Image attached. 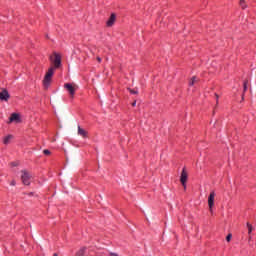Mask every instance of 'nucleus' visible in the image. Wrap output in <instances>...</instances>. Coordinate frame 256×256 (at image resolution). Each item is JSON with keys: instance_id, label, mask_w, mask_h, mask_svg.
Here are the masks:
<instances>
[{"instance_id": "19", "label": "nucleus", "mask_w": 256, "mask_h": 256, "mask_svg": "<svg viewBox=\"0 0 256 256\" xmlns=\"http://www.w3.org/2000/svg\"><path fill=\"white\" fill-rule=\"evenodd\" d=\"M215 97H216L217 103H219V95L215 94Z\"/></svg>"}, {"instance_id": "11", "label": "nucleus", "mask_w": 256, "mask_h": 256, "mask_svg": "<svg viewBox=\"0 0 256 256\" xmlns=\"http://www.w3.org/2000/svg\"><path fill=\"white\" fill-rule=\"evenodd\" d=\"M198 81L197 77H192V79L189 82L190 87H193L194 84H196Z\"/></svg>"}, {"instance_id": "16", "label": "nucleus", "mask_w": 256, "mask_h": 256, "mask_svg": "<svg viewBox=\"0 0 256 256\" xmlns=\"http://www.w3.org/2000/svg\"><path fill=\"white\" fill-rule=\"evenodd\" d=\"M43 153H44V155H51V151H49L47 149L43 150Z\"/></svg>"}, {"instance_id": "18", "label": "nucleus", "mask_w": 256, "mask_h": 256, "mask_svg": "<svg viewBox=\"0 0 256 256\" xmlns=\"http://www.w3.org/2000/svg\"><path fill=\"white\" fill-rule=\"evenodd\" d=\"M10 185H12V187H15V185H16L15 180H12V182L10 183Z\"/></svg>"}, {"instance_id": "3", "label": "nucleus", "mask_w": 256, "mask_h": 256, "mask_svg": "<svg viewBox=\"0 0 256 256\" xmlns=\"http://www.w3.org/2000/svg\"><path fill=\"white\" fill-rule=\"evenodd\" d=\"M21 180L23 185H31V173L27 170H22L21 171Z\"/></svg>"}, {"instance_id": "8", "label": "nucleus", "mask_w": 256, "mask_h": 256, "mask_svg": "<svg viewBox=\"0 0 256 256\" xmlns=\"http://www.w3.org/2000/svg\"><path fill=\"white\" fill-rule=\"evenodd\" d=\"M13 121H16V123H19V114L12 113L9 118V123H13Z\"/></svg>"}, {"instance_id": "1", "label": "nucleus", "mask_w": 256, "mask_h": 256, "mask_svg": "<svg viewBox=\"0 0 256 256\" xmlns=\"http://www.w3.org/2000/svg\"><path fill=\"white\" fill-rule=\"evenodd\" d=\"M49 60L53 66H51L48 69V71L44 76V79H43L44 89H49V85H51V81L53 79L55 69H59V67H61V55L58 54L57 52H54L53 55L49 57Z\"/></svg>"}, {"instance_id": "10", "label": "nucleus", "mask_w": 256, "mask_h": 256, "mask_svg": "<svg viewBox=\"0 0 256 256\" xmlns=\"http://www.w3.org/2000/svg\"><path fill=\"white\" fill-rule=\"evenodd\" d=\"M78 135L85 138L87 137V132L85 131V129L81 128V126H78Z\"/></svg>"}, {"instance_id": "6", "label": "nucleus", "mask_w": 256, "mask_h": 256, "mask_svg": "<svg viewBox=\"0 0 256 256\" xmlns=\"http://www.w3.org/2000/svg\"><path fill=\"white\" fill-rule=\"evenodd\" d=\"M11 96L9 95V92L7 91V89H3L0 92V101H9V98Z\"/></svg>"}, {"instance_id": "4", "label": "nucleus", "mask_w": 256, "mask_h": 256, "mask_svg": "<svg viewBox=\"0 0 256 256\" xmlns=\"http://www.w3.org/2000/svg\"><path fill=\"white\" fill-rule=\"evenodd\" d=\"M215 205V191H212L208 196V207L210 213H213V207Z\"/></svg>"}, {"instance_id": "17", "label": "nucleus", "mask_w": 256, "mask_h": 256, "mask_svg": "<svg viewBox=\"0 0 256 256\" xmlns=\"http://www.w3.org/2000/svg\"><path fill=\"white\" fill-rule=\"evenodd\" d=\"M243 87H244V92L247 91V81L244 82Z\"/></svg>"}, {"instance_id": "12", "label": "nucleus", "mask_w": 256, "mask_h": 256, "mask_svg": "<svg viewBox=\"0 0 256 256\" xmlns=\"http://www.w3.org/2000/svg\"><path fill=\"white\" fill-rule=\"evenodd\" d=\"M247 228H248V233L249 235H251V233L253 232V225H251L249 222H247Z\"/></svg>"}, {"instance_id": "20", "label": "nucleus", "mask_w": 256, "mask_h": 256, "mask_svg": "<svg viewBox=\"0 0 256 256\" xmlns=\"http://www.w3.org/2000/svg\"><path fill=\"white\" fill-rule=\"evenodd\" d=\"M135 105H137V101H134V102L132 103V107H135Z\"/></svg>"}, {"instance_id": "15", "label": "nucleus", "mask_w": 256, "mask_h": 256, "mask_svg": "<svg viewBox=\"0 0 256 256\" xmlns=\"http://www.w3.org/2000/svg\"><path fill=\"white\" fill-rule=\"evenodd\" d=\"M240 6L242 9H247V6L245 5V2L241 3V0H240Z\"/></svg>"}, {"instance_id": "21", "label": "nucleus", "mask_w": 256, "mask_h": 256, "mask_svg": "<svg viewBox=\"0 0 256 256\" xmlns=\"http://www.w3.org/2000/svg\"><path fill=\"white\" fill-rule=\"evenodd\" d=\"M98 63H101V57H97Z\"/></svg>"}, {"instance_id": "9", "label": "nucleus", "mask_w": 256, "mask_h": 256, "mask_svg": "<svg viewBox=\"0 0 256 256\" xmlns=\"http://www.w3.org/2000/svg\"><path fill=\"white\" fill-rule=\"evenodd\" d=\"M12 140H13V135H8L4 137L3 143L4 145H9V143H11Z\"/></svg>"}, {"instance_id": "5", "label": "nucleus", "mask_w": 256, "mask_h": 256, "mask_svg": "<svg viewBox=\"0 0 256 256\" xmlns=\"http://www.w3.org/2000/svg\"><path fill=\"white\" fill-rule=\"evenodd\" d=\"M187 171L185 170V168L182 170L181 176H180V182L183 185L184 189H187Z\"/></svg>"}, {"instance_id": "24", "label": "nucleus", "mask_w": 256, "mask_h": 256, "mask_svg": "<svg viewBox=\"0 0 256 256\" xmlns=\"http://www.w3.org/2000/svg\"><path fill=\"white\" fill-rule=\"evenodd\" d=\"M53 256H58L57 253H54Z\"/></svg>"}, {"instance_id": "22", "label": "nucleus", "mask_w": 256, "mask_h": 256, "mask_svg": "<svg viewBox=\"0 0 256 256\" xmlns=\"http://www.w3.org/2000/svg\"><path fill=\"white\" fill-rule=\"evenodd\" d=\"M240 1H241L242 4L245 3V0H240Z\"/></svg>"}, {"instance_id": "7", "label": "nucleus", "mask_w": 256, "mask_h": 256, "mask_svg": "<svg viewBox=\"0 0 256 256\" xmlns=\"http://www.w3.org/2000/svg\"><path fill=\"white\" fill-rule=\"evenodd\" d=\"M116 20H117V16L115 14H111L108 21L106 22L107 27H113V25H115Z\"/></svg>"}, {"instance_id": "13", "label": "nucleus", "mask_w": 256, "mask_h": 256, "mask_svg": "<svg viewBox=\"0 0 256 256\" xmlns=\"http://www.w3.org/2000/svg\"><path fill=\"white\" fill-rule=\"evenodd\" d=\"M231 239H233V235L232 234H228L226 236V241L229 243V241H231Z\"/></svg>"}, {"instance_id": "2", "label": "nucleus", "mask_w": 256, "mask_h": 256, "mask_svg": "<svg viewBox=\"0 0 256 256\" xmlns=\"http://www.w3.org/2000/svg\"><path fill=\"white\" fill-rule=\"evenodd\" d=\"M64 89L68 91L71 99H73V97H75V92L77 91V89H79V86H77V84L75 83H66L64 84Z\"/></svg>"}, {"instance_id": "14", "label": "nucleus", "mask_w": 256, "mask_h": 256, "mask_svg": "<svg viewBox=\"0 0 256 256\" xmlns=\"http://www.w3.org/2000/svg\"><path fill=\"white\" fill-rule=\"evenodd\" d=\"M132 95H137L139 92L137 90L128 89Z\"/></svg>"}, {"instance_id": "23", "label": "nucleus", "mask_w": 256, "mask_h": 256, "mask_svg": "<svg viewBox=\"0 0 256 256\" xmlns=\"http://www.w3.org/2000/svg\"><path fill=\"white\" fill-rule=\"evenodd\" d=\"M12 165L15 167V166H17V164H15V163H12Z\"/></svg>"}]
</instances>
